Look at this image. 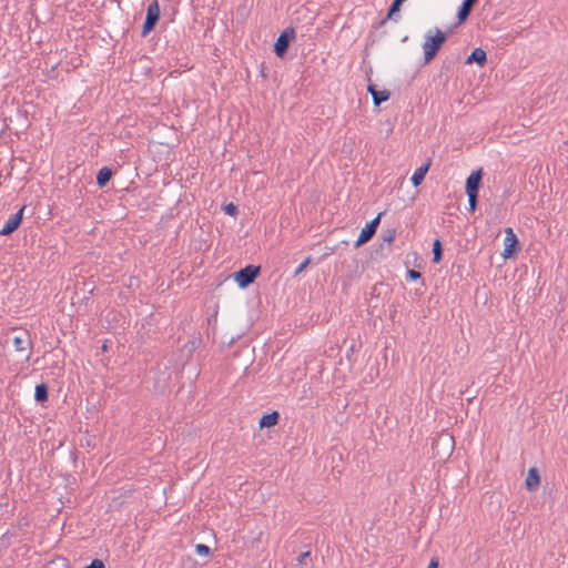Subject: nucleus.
Segmentation results:
<instances>
[{
	"mask_svg": "<svg viewBox=\"0 0 568 568\" xmlns=\"http://www.w3.org/2000/svg\"><path fill=\"white\" fill-rule=\"evenodd\" d=\"M160 17H161L160 4H159L158 0H153L146 9L145 20L142 24V30H141V37L145 38L146 36L150 34L151 31L154 30L155 26L158 24V22L160 20Z\"/></svg>",
	"mask_w": 568,
	"mask_h": 568,
	"instance_id": "obj_3",
	"label": "nucleus"
},
{
	"mask_svg": "<svg viewBox=\"0 0 568 568\" xmlns=\"http://www.w3.org/2000/svg\"><path fill=\"white\" fill-rule=\"evenodd\" d=\"M454 437L448 433H444L433 440L432 449L434 450L435 454L438 455V448L442 446L443 448H445L444 454L450 455L454 448Z\"/></svg>",
	"mask_w": 568,
	"mask_h": 568,
	"instance_id": "obj_9",
	"label": "nucleus"
},
{
	"mask_svg": "<svg viewBox=\"0 0 568 568\" xmlns=\"http://www.w3.org/2000/svg\"><path fill=\"white\" fill-rule=\"evenodd\" d=\"M487 62V53L481 48H476L466 59V64L476 63L479 67H484Z\"/></svg>",
	"mask_w": 568,
	"mask_h": 568,
	"instance_id": "obj_15",
	"label": "nucleus"
},
{
	"mask_svg": "<svg viewBox=\"0 0 568 568\" xmlns=\"http://www.w3.org/2000/svg\"><path fill=\"white\" fill-rule=\"evenodd\" d=\"M261 273V266L248 264L245 267L240 268L233 274L234 281L237 283L239 287L246 288L251 284L254 283V281L257 278V276Z\"/></svg>",
	"mask_w": 568,
	"mask_h": 568,
	"instance_id": "obj_2",
	"label": "nucleus"
},
{
	"mask_svg": "<svg viewBox=\"0 0 568 568\" xmlns=\"http://www.w3.org/2000/svg\"><path fill=\"white\" fill-rule=\"evenodd\" d=\"M109 349L108 341H104V343L101 346L102 352H106Z\"/></svg>",
	"mask_w": 568,
	"mask_h": 568,
	"instance_id": "obj_32",
	"label": "nucleus"
},
{
	"mask_svg": "<svg viewBox=\"0 0 568 568\" xmlns=\"http://www.w3.org/2000/svg\"><path fill=\"white\" fill-rule=\"evenodd\" d=\"M468 196L469 211L474 212L478 204V194L479 193H466Z\"/></svg>",
	"mask_w": 568,
	"mask_h": 568,
	"instance_id": "obj_25",
	"label": "nucleus"
},
{
	"mask_svg": "<svg viewBox=\"0 0 568 568\" xmlns=\"http://www.w3.org/2000/svg\"><path fill=\"white\" fill-rule=\"evenodd\" d=\"M34 399L39 404H44L49 399V387L45 383L38 384L34 390Z\"/></svg>",
	"mask_w": 568,
	"mask_h": 568,
	"instance_id": "obj_18",
	"label": "nucleus"
},
{
	"mask_svg": "<svg viewBox=\"0 0 568 568\" xmlns=\"http://www.w3.org/2000/svg\"><path fill=\"white\" fill-rule=\"evenodd\" d=\"M311 555V550L301 552L297 557V562L291 568H308L310 562L312 561Z\"/></svg>",
	"mask_w": 568,
	"mask_h": 568,
	"instance_id": "obj_20",
	"label": "nucleus"
},
{
	"mask_svg": "<svg viewBox=\"0 0 568 568\" xmlns=\"http://www.w3.org/2000/svg\"><path fill=\"white\" fill-rule=\"evenodd\" d=\"M261 75L264 78V79H267V72H266V67L264 65V63L261 64V71H260Z\"/></svg>",
	"mask_w": 568,
	"mask_h": 568,
	"instance_id": "obj_31",
	"label": "nucleus"
},
{
	"mask_svg": "<svg viewBox=\"0 0 568 568\" xmlns=\"http://www.w3.org/2000/svg\"><path fill=\"white\" fill-rule=\"evenodd\" d=\"M280 422V413L277 410H272L271 413L264 414L260 419L261 428H271L277 425Z\"/></svg>",
	"mask_w": 568,
	"mask_h": 568,
	"instance_id": "obj_16",
	"label": "nucleus"
},
{
	"mask_svg": "<svg viewBox=\"0 0 568 568\" xmlns=\"http://www.w3.org/2000/svg\"><path fill=\"white\" fill-rule=\"evenodd\" d=\"M195 552L199 556H204V557H209L212 554L211 548L207 545H204V544H197L195 546Z\"/></svg>",
	"mask_w": 568,
	"mask_h": 568,
	"instance_id": "obj_24",
	"label": "nucleus"
},
{
	"mask_svg": "<svg viewBox=\"0 0 568 568\" xmlns=\"http://www.w3.org/2000/svg\"><path fill=\"white\" fill-rule=\"evenodd\" d=\"M234 342H235V338H234V337H231V338H230V342H229V345L231 346Z\"/></svg>",
	"mask_w": 568,
	"mask_h": 568,
	"instance_id": "obj_34",
	"label": "nucleus"
},
{
	"mask_svg": "<svg viewBox=\"0 0 568 568\" xmlns=\"http://www.w3.org/2000/svg\"><path fill=\"white\" fill-rule=\"evenodd\" d=\"M406 0H393L390 3L386 17L379 22V26H383L388 19H393L395 14H398L400 11V7Z\"/></svg>",
	"mask_w": 568,
	"mask_h": 568,
	"instance_id": "obj_19",
	"label": "nucleus"
},
{
	"mask_svg": "<svg viewBox=\"0 0 568 568\" xmlns=\"http://www.w3.org/2000/svg\"><path fill=\"white\" fill-rule=\"evenodd\" d=\"M483 184V170L478 169L473 171L466 180L465 192L466 193H479V189Z\"/></svg>",
	"mask_w": 568,
	"mask_h": 568,
	"instance_id": "obj_10",
	"label": "nucleus"
},
{
	"mask_svg": "<svg viewBox=\"0 0 568 568\" xmlns=\"http://www.w3.org/2000/svg\"><path fill=\"white\" fill-rule=\"evenodd\" d=\"M312 262V257L311 256H307L300 265L295 270V273L294 275H298L300 273H302L307 266L308 264Z\"/></svg>",
	"mask_w": 568,
	"mask_h": 568,
	"instance_id": "obj_28",
	"label": "nucleus"
},
{
	"mask_svg": "<svg viewBox=\"0 0 568 568\" xmlns=\"http://www.w3.org/2000/svg\"><path fill=\"white\" fill-rule=\"evenodd\" d=\"M223 211L230 216H236L239 213V207L234 203L230 202L223 205Z\"/></svg>",
	"mask_w": 568,
	"mask_h": 568,
	"instance_id": "obj_26",
	"label": "nucleus"
},
{
	"mask_svg": "<svg viewBox=\"0 0 568 568\" xmlns=\"http://www.w3.org/2000/svg\"><path fill=\"white\" fill-rule=\"evenodd\" d=\"M9 534H10L9 531H7L6 534H3V536L1 537V540H2V541H4V540L8 538Z\"/></svg>",
	"mask_w": 568,
	"mask_h": 568,
	"instance_id": "obj_33",
	"label": "nucleus"
},
{
	"mask_svg": "<svg viewBox=\"0 0 568 568\" xmlns=\"http://www.w3.org/2000/svg\"><path fill=\"white\" fill-rule=\"evenodd\" d=\"M430 164H432V160L428 159L426 163H424L423 165H420L412 175L410 178V181L413 183L414 186H418L423 183L429 168H430Z\"/></svg>",
	"mask_w": 568,
	"mask_h": 568,
	"instance_id": "obj_14",
	"label": "nucleus"
},
{
	"mask_svg": "<svg viewBox=\"0 0 568 568\" xmlns=\"http://www.w3.org/2000/svg\"><path fill=\"white\" fill-rule=\"evenodd\" d=\"M24 210L26 206H22L17 213L9 217L3 227L0 230V235H11L20 227L23 220Z\"/></svg>",
	"mask_w": 568,
	"mask_h": 568,
	"instance_id": "obj_8",
	"label": "nucleus"
},
{
	"mask_svg": "<svg viewBox=\"0 0 568 568\" xmlns=\"http://www.w3.org/2000/svg\"><path fill=\"white\" fill-rule=\"evenodd\" d=\"M505 233L506 236L504 241L505 246L503 256L507 260L517 256L521 247L519 240L511 227H507L505 230Z\"/></svg>",
	"mask_w": 568,
	"mask_h": 568,
	"instance_id": "obj_7",
	"label": "nucleus"
},
{
	"mask_svg": "<svg viewBox=\"0 0 568 568\" xmlns=\"http://www.w3.org/2000/svg\"><path fill=\"white\" fill-rule=\"evenodd\" d=\"M84 568H105V564L102 559L95 558L89 565L84 566Z\"/></svg>",
	"mask_w": 568,
	"mask_h": 568,
	"instance_id": "obj_29",
	"label": "nucleus"
},
{
	"mask_svg": "<svg viewBox=\"0 0 568 568\" xmlns=\"http://www.w3.org/2000/svg\"><path fill=\"white\" fill-rule=\"evenodd\" d=\"M201 339L200 338H193L189 341L184 346L183 351H187L189 355H192V353L197 348Z\"/></svg>",
	"mask_w": 568,
	"mask_h": 568,
	"instance_id": "obj_23",
	"label": "nucleus"
},
{
	"mask_svg": "<svg viewBox=\"0 0 568 568\" xmlns=\"http://www.w3.org/2000/svg\"><path fill=\"white\" fill-rule=\"evenodd\" d=\"M540 485V474L536 467H530L525 480V487L528 491H536Z\"/></svg>",
	"mask_w": 568,
	"mask_h": 568,
	"instance_id": "obj_12",
	"label": "nucleus"
},
{
	"mask_svg": "<svg viewBox=\"0 0 568 568\" xmlns=\"http://www.w3.org/2000/svg\"><path fill=\"white\" fill-rule=\"evenodd\" d=\"M383 214H384V212H379L372 221H369L368 223L365 224V226L362 229V231L355 242L356 248L366 244L374 237V235L376 234L377 229L379 226L381 217Z\"/></svg>",
	"mask_w": 568,
	"mask_h": 568,
	"instance_id": "obj_6",
	"label": "nucleus"
},
{
	"mask_svg": "<svg viewBox=\"0 0 568 568\" xmlns=\"http://www.w3.org/2000/svg\"><path fill=\"white\" fill-rule=\"evenodd\" d=\"M422 278V273L419 271H416L414 268H409L406 273V280L407 281H417Z\"/></svg>",
	"mask_w": 568,
	"mask_h": 568,
	"instance_id": "obj_27",
	"label": "nucleus"
},
{
	"mask_svg": "<svg viewBox=\"0 0 568 568\" xmlns=\"http://www.w3.org/2000/svg\"><path fill=\"white\" fill-rule=\"evenodd\" d=\"M367 91L371 93L375 106H379L390 98V92L388 90H378L377 85L373 83L367 85Z\"/></svg>",
	"mask_w": 568,
	"mask_h": 568,
	"instance_id": "obj_11",
	"label": "nucleus"
},
{
	"mask_svg": "<svg viewBox=\"0 0 568 568\" xmlns=\"http://www.w3.org/2000/svg\"><path fill=\"white\" fill-rule=\"evenodd\" d=\"M14 349L21 354L24 362H29L32 352V339L29 331H20L13 338Z\"/></svg>",
	"mask_w": 568,
	"mask_h": 568,
	"instance_id": "obj_4",
	"label": "nucleus"
},
{
	"mask_svg": "<svg viewBox=\"0 0 568 568\" xmlns=\"http://www.w3.org/2000/svg\"><path fill=\"white\" fill-rule=\"evenodd\" d=\"M427 568H439V559L437 557H433Z\"/></svg>",
	"mask_w": 568,
	"mask_h": 568,
	"instance_id": "obj_30",
	"label": "nucleus"
},
{
	"mask_svg": "<svg viewBox=\"0 0 568 568\" xmlns=\"http://www.w3.org/2000/svg\"><path fill=\"white\" fill-rule=\"evenodd\" d=\"M443 243L439 239H435L433 243V263L437 264L443 260Z\"/></svg>",
	"mask_w": 568,
	"mask_h": 568,
	"instance_id": "obj_21",
	"label": "nucleus"
},
{
	"mask_svg": "<svg viewBox=\"0 0 568 568\" xmlns=\"http://www.w3.org/2000/svg\"><path fill=\"white\" fill-rule=\"evenodd\" d=\"M477 2L478 0H463L457 11V19L459 23H463L468 19Z\"/></svg>",
	"mask_w": 568,
	"mask_h": 568,
	"instance_id": "obj_13",
	"label": "nucleus"
},
{
	"mask_svg": "<svg viewBox=\"0 0 568 568\" xmlns=\"http://www.w3.org/2000/svg\"><path fill=\"white\" fill-rule=\"evenodd\" d=\"M434 34L430 32L426 36V40L423 44L424 49V64L430 63L442 49L443 44L447 41V33L442 31L439 28H435Z\"/></svg>",
	"mask_w": 568,
	"mask_h": 568,
	"instance_id": "obj_1",
	"label": "nucleus"
},
{
	"mask_svg": "<svg viewBox=\"0 0 568 568\" xmlns=\"http://www.w3.org/2000/svg\"><path fill=\"white\" fill-rule=\"evenodd\" d=\"M382 240L387 244H392L396 237V229H386L382 232Z\"/></svg>",
	"mask_w": 568,
	"mask_h": 568,
	"instance_id": "obj_22",
	"label": "nucleus"
},
{
	"mask_svg": "<svg viewBox=\"0 0 568 568\" xmlns=\"http://www.w3.org/2000/svg\"><path fill=\"white\" fill-rule=\"evenodd\" d=\"M295 29L293 27L285 28L274 43V53L278 58H284L287 54L291 42L295 39Z\"/></svg>",
	"mask_w": 568,
	"mask_h": 568,
	"instance_id": "obj_5",
	"label": "nucleus"
},
{
	"mask_svg": "<svg viewBox=\"0 0 568 568\" xmlns=\"http://www.w3.org/2000/svg\"><path fill=\"white\" fill-rule=\"evenodd\" d=\"M113 170L109 166L101 168L97 173V185L102 189L108 185L113 176Z\"/></svg>",
	"mask_w": 568,
	"mask_h": 568,
	"instance_id": "obj_17",
	"label": "nucleus"
}]
</instances>
